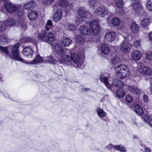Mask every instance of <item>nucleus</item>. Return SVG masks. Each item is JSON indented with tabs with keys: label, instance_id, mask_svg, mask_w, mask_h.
Segmentation results:
<instances>
[{
	"label": "nucleus",
	"instance_id": "43",
	"mask_svg": "<svg viewBox=\"0 0 152 152\" xmlns=\"http://www.w3.org/2000/svg\"><path fill=\"white\" fill-rule=\"evenodd\" d=\"M147 9L149 11H152V0H148L146 4Z\"/></svg>",
	"mask_w": 152,
	"mask_h": 152
},
{
	"label": "nucleus",
	"instance_id": "50",
	"mask_svg": "<svg viewBox=\"0 0 152 152\" xmlns=\"http://www.w3.org/2000/svg\"><path fill=\"white\" fill-rule=\"evenodd\" d=\"M146 59L149 60H152V52H149L145 56Z\"/></svg>",
	"mask_w": 152,
	"mask_h": 152
},
{
	"label": "nucleus",
	"instance_id": "6",
	"mask_svg": "<svg viewBox=\"0 0 152 152\" xmlns=\"http://www.w3.org/2000/svg\"><path fill=\"white\" fill-rule=\"evenodd\" d=\"M79 17L77 18L76 22L77 24L83 22L84 21V18L87 16V12L84 7H81L78 8L77 11Z\"/></svg>",
	"mask_w": 152,
	"mask_h": 152
},
{
	"label": "nucleus",
	"instance_id": "38",
	"mask_svg": "<svg viewBox=\"0 0 152 152\" xmlns=\"http://www.w3.org/2000/svg\"><path fill=\"white\" fill-rule=\"evenodd\" d=\"M96 111L98 115L100 117H104L106 115V113L99 107L97 108Z\"/></svg>",
	"mask_w": 152,
	"mask_h": 152
},
{
	"label": "nucleus",
	"instance_id": "36",
	"mask_svg": "<svg viewBox=\"0 0 152 152\" xmlns=\"http://www.w3.org/2000/svg\"><path fill=\"white\" fill-rule=\"evenodd\" d=\"M8 43V40L6 37L0 35V45L7 44Z\"/></svg>",
	"mask_w": 152,
	"mask_h": 152
},
{
	"label": "nucleus",
	"instance_id": "40",
	"mask_svg": "<svg viewBox=\"0 0 152 152\" xmlns=\"http://www.w3.org/2000/svg\"><path fill=\"white\" fill-rule=\"evenodd\" d=\"M112 23L114 26H118L120 24V21L117 18L114 17L112 20Z\"/></svg>",
	"mask_w": 152,
	"mask_h": 152
},
{
	"label": "nucleus",
	"instance_id": "17",
	"mask_svg": "<svg viewBox=\"0 0 152 152\" xmlns=\"http://www.w3.org/2000/svg\"><path fill=\"white\" fill-rule=\"evenodd\" d=\"M131 55L132 58L136 61L139 60L142 56V53L137 50L132 51Z\"/></svg>",
	"mask_w": 152,
	"mask_h": 152
},
{
	"label": "nucleus",
	"instance_id": "13",
	"mask_svg": "<svg viewBox=\"0 0 152 152\" xmlns=\"http://www.w3.org/2000/svg\"><path fill=\"white\" fill-rule=\"evenodd\" d=\"M116 37V34L115 32L109 31L105 34V38L106 41L110 42L114 41Z\"/></svg>",
	"mask_w": 152,
	"mask_h": 152
},
{
	"label": "nucleus",
	"instance_id": "52",
	"mask_svg": "<svg viewBox=\"0 0 152 152\" xmlns=\"http://www.w3.org/2000/svg\"><path fill=\"white\" fill-rule=\"evenodd\" d=\"M54 0H43V2L45 4H50L53 2Z\"/></svg>",
	"mask_w": 152,
	"mask_h": 152
},
{
	"label": "nucleus",
	"instance_id": "49",
	"mask_svg": "<svg viewBox=\"0 0 152 152\" xmlns=\"http://www.w3.org/2000/svg\"><path fill=\"white\" fill-rule=\"evenodd\" d=\"M134 45L136 48H139L140 47V41L139 40H135L134 42Z\"/></svg>",
	"mask_w": 152,
	"mask_h": 152
},
{
	"label": "nucleus",
	"instance_id": "5",
	"mask_svg": "<svg viewBox=\"0 0 152 152\" xmlns=\"http://www.w3.org/2000/svg\"><path fill=\"white\" fill-rule=\"evenodd\" d=\"M71 64L75 67L82 68L83 62L79 61L80 58L78 55L75 53H70Z\"/></svg>",
	"mask_w": 152,
	"mask_h": 152
},
{
	"label": "nucleus",
	"instance_id": "9",
	"mask_svg": "<svg viewBox=\"0 0 152 152\" xmlns=\"http://www.w3.org/2000/svg\"><path fill=\"white\" fill-rule=\"evenodd\" d=\"M58 4L60 7L64 8L66 13H68L69 10L72 8V4L66 0H60Z\"/></svg>",
	"mask_w": 152,
	"mask_h": 152
},
{
	"label": "nucleus",
	"instance_id": "7",
	"mask_svg": "<svg viewBox=\"0 0 152 152\" xmlns=\"http://www.w3.org/2000/svg\"><path fill=\"white\" fill-rule=\"evenodd\" d=\"M54 48L56 53L58 55H61L65 53L66 54H68L69 53H71L70 50L68 49H66L65 51L64 47L58 43L55 44Z\"/></svg>",
	"mask_w": 152,
	"mask_h": 152
},
{
	"label": "nucleus",
	"instance_id": "14",
	"mask_svg": "<svg viewBox=\"0 0 152 152\" xmlns=\"http://www.w3.org/2000/svg\"><path fill=\"white\" fill-rule=\"evenodd\" d=\"M4 5L5 9L10 13L15 12L17 9L16 7L8 2L5 3Z\"/></svg>",
	"mask_w": 152,
	"mask_h": 152
},
{
	"label": "nucleus",
	"instance_id": "10",
	"mask_svg": "<svg viewBox=\"0 0 152 152\" xmlns=\"http://www.w3.org/2000/svg\"><path fill=\"white\" fill-rule=\"evenodd\" d=\"M110 78V75L108 74L101 75L100 76V81L109 89L111 88V86L109 83V80Z\"/></svg>",
	"mask_w": 152,
	"mask_h": 152
},
{
	"label": "nucleus",
	"instance_id": "51",
	"mask_svg": "<svg viewBox=\"0 0 152 152\" xmlns=\"http://www.w3.org/2000/svg\"><path fill=\"white\" fill-rule=\"evenodd\" d=\"M143 99L144 102L147 103L149 99L148 96L145 94H144L143 96Z\"/></svg>",
	"mask_w": 152,
	"mask_h": 152
},
{
	"label": "nucleus",
	"instance_id": "12",
	"mask_svg": "<svg viewBox=\"0 0 152 152\" xmlns=\"http://www.w3.org/2000/svg\"><path fill=\"white\" fill-rule=\"evenodd\" d=\"M95 12L98 16L102 15H106L108 13V10L104 6L102 5L97 7L95 10Z\"/></svg>",
	"mask_w": 152,
	"mask_h": 152
},
{
	"label": "nucleus",
	"instance_id": "34",
	"mask_svg": "<svg viewBox=\"0 0 152 152\" xmlns=\"http://www.w3.org/2000/svg\"><path fill=\"white\" fill-rule=\"evenodd\" d=\"M125 93V91L121 89L119 90L116 92V96L119 98L123 97Z\"/></svg>",
	"mask_w": 152,
	"mask_h": 152
},
{
	"label": "nucleus",
	"instance_id": "25",
	"mask_svg": "<svg viewBox=\"0 0 152 152\" xmlns=\"http://www.w3.org/2000/svg\"><path fill=\"white\" fill-rule=\"evenodd\" d=\"M37 15V12L35 10H34L29 12L28 14V16L31 20H32L36 18Z\"/></svg>",
	"mask_w": 152,
	"mask_h": 152
},
{
	"label": "nucleus",
	"instance_id": "11",
	"mask_svg": "<svg viewBox=\"0 0 152 152\" xmlns=\"http://www.w3.org/2000/svg\"><path fill=\"white\" fill-rule=\"evenodd\" d=\"M131 48V45L125 39L121 44L120 49L123 52L126 53Z\"/></svg>",
	"mask_w": 152,
	"mask_h": 152
},
{
	"label": "nucleus",
	"instance_id": "23",
	"mask_svg": "<svg viewBox=\"0 0 152 152\" xmlns=\"http://www.w3.org/2000/svg\"><path fill=\"white\" fill-rule=\"evenodd\" d=\"M130 29L131 31L134 33H137L139 29L138 25L134 22H132L131 24Z\"/></svg>",
	"mask_w": 152,
	"mask_h": 152
},
{
	"label": "nucleus",
	"instance_id": "15",
	"mask_svg": "<svg viewBox=\"0 0 152 152\" xmlns=\"http://www.w3.org/2000/svg\"><path fill=\"white\" fill-rule=\"evenodd\" d=\"M139 72L141 74L144 75H151L152 72L151 69L148 67L142 66L139 69Z\"/></svg>",
	"mask_w": 152,
	"mask_h": 152
},
{
	"label": "nucleus",
	"instance_id": "44",
	"mask_svg": "<svg viewBox=\"0 0 152 152\" xmlns=\"http://www.w3.org/2000/svg\"><path fill=\"white\" fill-rule=\"evenodd\" d=\"M115 2L117 6L119 8H122L123 6L122 0H115Z\"/></svg>",
	"mask_w": 152,
	"mask_h": 152
},
{
	"label": "nucleus",
	"instance_id": "53",
	"mask_svg": "<svg viewBox=\"0 0 152 152\" xmlns=\"http://www.w3.org/2000/svg\"><path fill=\"white\" fill-rule=\"evenodd\" d=\"M115 145H113L111 144L107 146V149L109 150H111L114 148Z\"/></svg>",
	"mask_w": 152,
	"mask_h": 152
},
{
	"label": "nucleus",
	"instance_id": "39",
	"mask_svg": "<svg viewBox=\"0 0 152 152\" xmlns=\"http://www.w3.org/2000/svg\"><path fill=\"white\" fill-rule=\"evenodd\" d=\"M97 2L96 0H88V6L91 7H94L97 5Z\"/></svg>",
	"mask_w": 152,
	"mask_h": 152
},
{
	"label": "nucleus",
	"instance_id": "54",
	"mask_svg": "<svg viewBox=\"0 0 152 152\" xmlns=\"http://www.w3.org/2000/svg\"><path fill=\"white\" fill-rule=\"evenodd\" d=\"M125 13L123 9H121L119 11L118 13L119 15H120L122 16H123Z\"/></svg>",
	"mask_w": 152,
	"mask_h": 152
},
{
	"label": "nucleus",
	"instance_id": "2",
	"mask_svg": "<svg viewBox=\"0 0 152 152\" xmlns=\"http://www.w3.org/2000/svg\"><path fill=\"white\" fill-rule=\"evenodd\" d=\"M15 24L22 28H25L26 27V23L23 18H19L17 22H15L14 20L10 18L4 22H0V32L4 31L7 26H12Z\"/></svg>",
	"mask_w": 152,
	"mask_h": 152
},
{
	"label": "nucleus",
	"instance_id": "1",
	"mask_svg": "<svg viewBox=\"0 0 152 152\" xmlns=\"http://www.w3.org/2000/svg\"><path fill=\"white\" fill-rule=\"evenodd\" d=\"M19 46V43H17L13 46H10L6 47L0 46V53L6 56H9L10 53L9 51L11 50L12 54L15 60L27 63V62L20 56L18 52V48Z\"/></svg>",
	"mask_w": 152,
	"mask_h": 152
},
{
	"label": "nucleus",
	"instance_id": "19",
	"mask_svg": "<svg viewBox=\"0 0 152 152\" xmlns=\"http://www.w3.org/2000/svg\"><path fill=\"white\" fill-rule=\"evenodd\" d=\"M80 32L83 34L88 35L91 34V32L89 28L87 26H82L79 28Z\"/></svg>",
	"mask_w": 152,
	"mask_h": 152
},
{
	"label": "nucleus",
	"instance_id": "55",
	"mask_svg": "<svg viewBox=\"0 0 152 152\" xmlns=\"http://www.w3.org/2000/svg\"><path fill=\"white\" fill-rule=\"evenodd\" d=\"M144 149L145 152H151V150L149 148L147 147H144Z\"/></svg>",
	"mask_w": 152,
	"mask_h": 152
},
{
	"label": "nucleus",
	"instance_id": "20",
	"mask_svg": "<svg viewBox=\"0 0 152 152\" xmlns=\"http://www.w3.org/2000/svg\"><path fill=\"white\" fill-rule=\"evenodd\" d=\"M133 7L134 9L136 12L140 14L142 13L144 11L142 7L139 3H137L134 4Z\"/></svg>",
	"mask_w": 152,
	"mask_h": 152
},
{
	"label": "nucleus",
	"instance_id": "46",
	"mask_svg": "<svg viewBox=\"0 0 152 152\" xmlns=\"http://www.w3.org/2000/svg\"><path fill=\"white\" fill-rule=\"evenodd\" d=\"M24 13L23 9L18 10L17 12V15L19 16V18L22 17L23 16Z\"/></svg>",
	"mask_w": 152,
	"mask_h": 152
},
{
	"label": "nucleus",
	"instance_id": "31",
	"mask_svg": "<svg viewBox=\"0 0 152 152\" xmlns=\"http://www.w3.org/2000/svg\"><path fill=\"white\" fill-rule=\"evenodd\" d=\"M70 60V57L69 55H64L62 56L61 59L59 60V62L62 64L65 63L66 62L69 61Z\"/></svg>",
	"mask_w": 152,
	"mask_h": 152
},
{
	"label": "nucleus",
	"instance_id": "16",
	"mask_svg": "<svg viewBox=\"0 0 152 152\" xmlns=\"http://www.w3.org/2000/svg\"><path fill=\"white\" fill-rule=\"evenodd\" d=\"M23 53L24 56L28 58H31L32 56L34 51L31 48L26 47L23 48Z\"/></svg>",
	"mask_w": 152,
	"mask_h": 152
},
{
	"label": "nucleus",
	"instance_id": "35",
	"mask_svg": "<svg viewBox=\"0 0 152 152\" xmlns=\"http://www.w3.org/2000/svg\"><path fill=\"white\" fill-rule=\"evenodd\" d=\"M113 57L111 59V63L115 65L119 62L120 59L117 56H115L114 53H113Z\"/></svg>",
	"mask_w": 152,
	"mask_h": 152
},
{
	"label": "nucleus",
	"instance_id": "22",
	"mask_svg": "<svg viewBox=\"0 0 152 152\" xmlns=\"http://www.w3.org/2000/svg\"><path fill=\"white\" fill-rule=\"evenodd\" d=\"M36 2L33 1L25 3L23 6L24 8L26 10H29L34 8L35 6Z\"/></svg>",
	"mask_w": 152,
	"mask_h": 152
},
{
	"label": "nucleus",
	"instance_id": "28",
	"mask_svg": "<svg viewBox=\"0 0 152 152\" xmlns=\"http://www.w3.org/2000/svg\"><path fill=\"white\" fill-rule=\"evenodd\" d=\"M44 62H46L50 64H56V60L52 56H49L44 57Z\"/></svg>",
	"mask_w": 152,
	"mask_h": 152
},
{
	"label": "nucleus",
	"instance_id": "56",
	"mask_svg": "<svg viewBox=\"0 0 152 152\" xmlns=\"http://www.w3.org/2000/svg\"><path fill=\"white\" fill-rule=\"evenodd\" d=\"M82 91H87L90 90V89L88 88H82Z\"/></svg>",
	"mask_w": 152,
	"mask_h": 152
},
{
	"label": "nucleus",
	"instance_id": "26",
	"mask_svg": "<svg viewBox=\"0 0 152 152\" xmlns=\"http://www.w3.org/2000/svg\"><path fill=\"white\" fill-rule=\"evenodd\" d=\"M134 107L135 112L138 115H141L143 113V112L142 108L137 104H135Z\"/></svg>",
	"mask_w": 152,
	"mask_h": 152
},
{
	"label": "nucleus",
	"instance_id": "58",
	"mask_svg": "<svg viewBox=\"0 0 152 152\" xmlns=\"http://www.w3.org/2000/svg\"><path fill=\"white\" fill-rule=\"evenodd\" d=\"M131 1H135L136 0H131Z\"/></svg>",
	"mask_w": 152,
	"mask_h": 152
},
{
	"label": "nucleus",
	"instance_id": "29",
	"mask_svg": "<svg viewBox=\"0 0 152 152\" xmlns=\"http://www.w3.org/2000/svg\"><path fill=\"white\" fill-rule=\"evenodd\" d=\"M111 86V87L113 86L122 87L123 86V83L121 80L118 79L114 80Z\"/></svg>",
	"mask_w": 152,
	"mask_h": 152
},
{
	"label": "nucleus",
	"instance_id": "27",
	"mask_svg": "<svg viewBox=\"0 0 152 152\" xmlns=\"http://www.w3.org/2000/svg\"><path fill=\"white\" fill-rule=\"evenodd\" d=\"M72 40L70 39L64 37L61 38V43L65 46H68L72 42Z\"/></svg>",
	"mask_w": 152,
	"mask_h": 152
},
{
	"label": "nucleus",
	"instance_id": "48",
	"mask_svg": "<svg viewBox=\"0 0 152 152\" xmlns=\"http://www.w3.org/2000/svg\"><path fill=\"white\" fill-rule=\"evenodd\" d=\"M126 100L128 103H130L133 101L132 97L130 95L127 96L126 97Z\"/></svg>",
	"mask_w": 152,
	"mask_h": 152
},
{
	"label": "nucleus",
	"instance_id": "57",
	"mask_svg": "<svg viewBox=\"0 0 152 152\" xmlns=\"http://www.w3.org/2000/svg\"><path fill=\"white\" fill-rule=\"evenodd\" d=\"M149 37L150 40L152 41V32L149 34Z\"/></svg>",
	"mask_w": 152,
	"mask_h": 152
},
{
	"label": "nucleus",
	"instance_id": "30",
	"mask_svg": "<svg viewBox=\"0 0 152 152\" xmlns=\"http://www.w3.org/2000/svg\"><path fill=\"white\" fill-rule=\"evenodd\" d=\"M102 52L104 54H107L109 53V49L108 46L105 44H102L101 46Z\"/></svg>",
	"mask_w": 152,
	"mask_h": 152
},
{
	"label": "nucleus",
	"instance_id": "33",
	"mask_svg": "<svg viewBox=\"0 0 152 152\" xmlns=\"http://www.w3.org/2000/svg\"><path fill=\"white\" fill-rule=\"evenodd\" d=\"M76 38L77 42L79 44L83 43L85 40L83 36L80 34L77 35Z\"/></svg>",
	"mask_w": 152,
	"mask_h": 152
},
{
	"label": "nucleus",
	"instance_id": "47",
	"mask_svg": "<svg viewBox=\"0 0 152 152\" xmlns=\"http://www.w3.org/2000/svg\"><path fill=\"white\" fill-rule=\"evenodd\" d=\"M76 28V26L71 24H69L67 25L68 30L73 31Z\"/></svg>",
	"mask_w": 152,
	"mask_h": 152
},
{
	"label": "nucleus",
	"instance_id": "4",
	"mask_svg": "<svg viewBox=\"0 0 152 152\" xmlns=\"http://www.w3.org/2000/svg\"><path fill=\"white\" fill-rule=\"evenodd\" d=\"M116 76L119 78H124L130 75L129 68L124 65H121L115 68Z\"/></svg>",
	"mask_w": 152,
	"mask_h": 152
},
{
	"label": "nucleus",
	"instance_id": "24",
	"mask_svg": "<svg viewBox=\"0 0 152 152\" xmlns=\"http://www.w3.org/2000/svg\"><path fill=\"white\" fill-rule=\"evenodd\" d=\"M44 62V59L39 55H37L34 60L30 62L31 64H35Z\"/></svg>",
	"mask_w": 152,
	"mask_h": 152
},
{
	"label": "nucleus",
	"instance_id": "32",
	"mask_svg": "<svg viewBox=\"0 0 152 152\" xmlns=\"http://www.w3.org/2000/svg\"><path fill=\"white\" fill-rule=\"evenodd\" d=\"M144 120L147 124H149L151 127H152V116L150 117L146 115L144 117Z\"/></svg>",
	"mask_w": 152,
	"mask_h": 152
},
{
	"label": "nucleus",
	"instance_id": "41",
	"mask_svg": "<svg viewBox=\"0 0 152 152\" xmlns=\"http://www.w3.org/2000/svg\"><path fill=\"white\" fill-rule=\"evenodd\" d=\"M150 20L148 18H143L141 20V25L144 27L148 26L149 24Z\"/></svg>",
	"mask_w": 152,
	"mask_h": 152
},
{
	"label": "nucleus",
	"instance_id": "45",
	"mask_svg": "<svg viewBox=\"0 0 152 152\" xmlns=\"http://www.w3.org/2000/svg\"><path fill=\"white\" fill-rule=\"evenodd\" d=\"M23 39L25 42H33L34 41V38L28 37H24Z\"/></svg>",
	"mask_w": 152,
	"mask_h": 152
},
{
	"label": "nucleus",
	"instance_id": "42",
	"mask_svg": "<svg viewBox=\"0 0 152 152\" xmlns=\"http://www.w3.org/2000/svg\"><path fill=\"white\" fill-rule=\"evenodd\" d=\"M114 148L122 152H125L126 151V149L124 146H121L120 145H115Z\"/></svg>",
	"mask_w": 152,
	"mask_h": 152
},
{
	"label": "nucleus",
	"instance_id": "8",
	"mask_svg": "<svg viewBox=\"0 0 152 152\" xmlns=\"http://www.w3.org/2000/svg\"><path fill=\"white\" fill-rule=\"evenodd\" d=\"M89 25L94 35H97L99 33L100 29L97 21L94 20L89 23Z\"/></svg>",
	"mask_w": 152,
	"mask_h": 152
},
{
	"label": "nucleus",
	"instance_id": "21",
	"mask_svg": "<svg viewBox=\"0 0 152 152\" xmlns=\"http://www.w3.org/2000/svg\"><path fill=\"white\" fill-rule=\"evenodd\" d=\"M128 90L131 93H135L136 94H139L142 92V91L141 89H139L137 86H129Z\"/></svg>",
	"mask_w": 152,
	"mask_h": 152
},
{
	"label": "nucleus",
	"instance_id": "18",
	"mask_svg": "<svg viewBox=\"0 0 152 152\" xmlns=\"http://www.w3.org/2000/svg\"><path fill=\"white\" fill-rule=\"evenodd\" d=\"M62 16V12L61 10V9H58L54 16L53 20L55 22H57L61 19Z\"/></svg>",
	"mask_w": 152,
	"mask_h": 152
},
{
	"label": "nucleus",
	"instance_id": "37",
	"mask_svg": "<svg viewBox=\"0 0 152 152\" xmlns=\"http://www.w3.org/2000/svg\"><path fill=\"white\" fill-rule=\"evenodd\" d=\"M53 26V24L52 21L50 20H48L46 24L45 29L47 31H49L52 28Z\"/></svg>",
	"mask_w": 152,
	"mask_h": 152
},
{
	"label": "nucleus",
	"instance_id": "3",
	"mask_svg": "<svg viewBox=\"0 0 152 152\" xmlns=\"http://www.w3.org/2000/svg\"><path fill=\"white\" fill-rule=\"evenodd\" d=\"M37 37L41 41L48 43H50L55 39V36L54 33L51 32H47L45 31L39 33Z\"/></svg>",
	"mask_w": 152,
	"mask_h": 152
}]
</instances>
